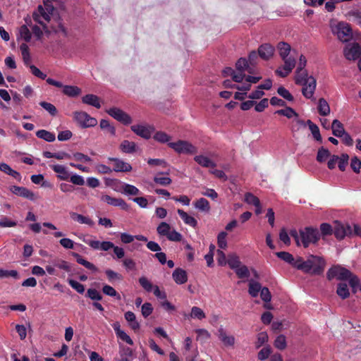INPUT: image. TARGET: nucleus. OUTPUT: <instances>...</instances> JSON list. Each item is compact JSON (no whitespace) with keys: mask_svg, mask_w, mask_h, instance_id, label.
I'll list each match as a JSON object with an SVG mask.
<instances>
[{"mask_svg":"<svg viewBox=\"0 0 361 361\" xmlns=\"http://www.w3.org/2000/svg\"><path fill=\"white\" fill-rule=\"evenodd\" d=\"M348 159L349 157L346 154H343L341 157H339L338 166L341 171H343L345 169V167L348 165Z\"/></svg>","mask_w":361,"mask_h":361,"instance_id":"obj_60","label":"nucleus"},{"mask_svg":"<svg viewBox=\"0 0 361 361\" xmlns=\"http://www.w3.org/2000/svg\"><path fill=\"white\" fill-rule=\"evenodd\" d=\"M277 93L282 97L283 99L288 102H293L294 98L290 92L286 90L284 87H279L277 90Z\"/></svg>","mask_w":361,"mask_h":361,"instance_id":"obj_51","label":"nucleus"},{"mask_svg":"<svg viewBox=\"0 0 361 361\" xmlns=\"http://www.w3.org/2000/svg\"><path fill=\"white\" fill-rule=\"evenodd\" d=\"M276 255L282 259L283 261L288 263L292 265L293 267L296 268V264L299 262V257L294 258V257L289 252H278L276 253Z\"/></svg>","mask_w":361,"mask_h":361,"instance_id":"obj_23","label":"nucleus"},{"mask_svg":"<svg viewBox=\"0 0 361 361\" xmlns=\"http://www.w3.org/2000/svg\"><path fill=\"white\" fill-rule=\"evenodd\" d=\"M282 60L283 61L284 63L283 66L288 68L287 69L293 71V69L295 66V59L292 56H288L286 57L285 59H282Z\"/></svg>","mask_w":361,"mask_h":361,"instance_id":"obj_63","label":"nucleus"},{"mask_svg":"<svg viewBox=\"0 0 361 361\" xmlns=\"http://www.w3.org/2000/svg\"><path fill=\"white\" fill-rule=\"evenodd\" d=\"M193 206L197 210L204 213H209L211 209L209 201L204 197L199 198L195 201Z\"/></svg>","mask_w":361,"mask_h":361,"instance_id":"obj_22","label":"nucleus"},{"mask_svg":"<svg viewBox=\"0 0 361 361\" xmlns=\"http://www.w3.org/2000/svg\"><path fill=\"white\" fill-rule=\"evenodd\" d=\"M82 102L85 104L92 106L97 109L101 107L100 99L95 94H88L85 95L82 98Z\"/></svg>","mask_w":361,"mask_h":361,"instance_id":"obj_24","label":"nucleus"},{"mask_svg":"<svg viewBox=\"0 0 361 361\" xmlns=\"http://www.w3.org/2000/svg\"><path fill=\"white\" fill-rule=\"evenodd\" d=\"M307 125L308 126L309 129L311 131L314 138L317 141H321L322 136L319 132V127L310 120H307Z\"/></svg>","mask_w":361,"mask_h":361,"instance_id":"obj_41","label":"nucleus"},{"mask_svg":"<svg viewBox=\"0 0 361 361\" xmlns=\"http://www.w3.org/2000/svg\"><path fill=\"white\" fill-rule=\"evenodd\" d=\"M72 255L75 258L77 262L82 266H84L85 268L96 272L97 271V268L91 262L87 261L86 259H83L81 255H80L78 253L73 252Z\"/></svg>","mask_w":361,"mask_h":361,"instance_id":"obj_30","label":"nucleus"},{"mask_svg":"<svg viewBox=\"0 0 361 361\" xmlns=\"http://www.w3.org/2000/svg\"><path fill=\"white\" fill-rule=\"evenodd\" d=\"M240 279L247 278L250 276V271L247 267L245 265L240 264L236 269L234 270Z\"/></svg>","mask_w":361,"mask_h":361,"instance_id":"obj_52","label":"nucleus"},{"mask_svg":"<svg viewBox=\"0 0 361 361\" xmlns=\"http://www.w3.org/2000/svg\"><path fill=\"white\" fill-rule=\"evenodd\" d=\"M81 92V89L75 85H65L63 90V93L70 97H78Z\"/></svg>","mask_w":361,"mask_h":361,"instance_id":"obj_29","label":"nucleus"},{"mask_svg":"<svg viewBox=\"0 0 361 361\" xmlns=\"http://www.w3.org/2000/svg\"><path fill=\"white\" fill-rule=\"evenodd\" d=\"M100 128L103 130H106L112 136L116 135V128L110 124L109 121L102 119L99 123Z\"/></svg>","mask_w":361,"mask_h":361,"instance_id":"obj_47","label":"nucleus"},{"mask_svg":"<svg viewBox=\"0 0 361 361\" xmlns=\"http://www.w3.org/2000/svg\"><path fill=\"white\" fill-rule=\"evenodd\" d=\"M68 282L69 285L73 289H75L78 293H83L85 292V287L82 283H80L73 279H69L68 281Z\"/></svg>","mask_w":361,"mask_h":361,"instance_id":"obj_57","label":"nucleus"},{"mask_svg":"<svg viewBox=\"0 0 361 361\" xmlns=\"http://www.w3.org/2000/svg\"><path fill=\"white\" fill-rule=\"evenodd\" d=\"M31 39V32L26 25H22L19 30L17 35V39L24 40L26 42H30Z\"/></svg>","mask_w":361,"mask_h":361,"instance_id":"obj_32","label":"nucleus"},{"mask_svg":"<svg viewBox=\"0 0 361 361\" xmlns=\"http://www.w3.org/2000/svg\"><path fill=\"white\" fill-rule=\"evenodd\" d=\"M20 50L21 51V54H22V57H23L24 63L27 66L30 67V66L31 65L30 64L31 57H30V54L29 52L28 46L26 44L23 43L20 46Z\"/></svg>","mask_w":361,"mask_h":361,"instance_id":"obj_39","label":"nucleus"},{"mask_svg":"<svg viewBox=\"0 0 361 361\" xmlns=\"http://www.w3.org/2000/svg\"><path fill=\"white\" fill-rule=\"evenodd\" d=\"M73 119L82 128L94 127L97 124V121L95 118L82 111H75L73 113Z\"/></svg>","mask_w":361,"mask_h":361,"instance_id":"obj_9","label":"nucleus"},{"mask_svg":"<svg viewBox=\"0 0 361 361\" xmlns=\"http://www.w3.org/2000/svg\"><path fill=\"white\" fill-rule=\"evenodd\" d=\"M327 278L329 280L334 278L341 281L348 280L350 285L353 289L356 288L360 284L359 279L356 276H354L347 269L338 265L334 266L329 269Z\"/></svg>","mask_w":361,"mask_h":361,"instance_id":"obj_5","label":"nucleus"},{"mask_svg":"<svg viewBox=\"0 0 361 361\" xmlns=\"http://www.w3.org/2000/svg\"><path fill=\"white\" fill-rule=\"evenodd\" d=\"M227 233L226 231H221L218 234L217 236V244L220 249H226L227 247Z\"/></svg>","mask_w":361,"mask_h":361,"instance_id":"obj_48","label":"nucleus"},{"mask_svg":"<svg viewBox=\"0 0 361 361\" xmlns=\"http://www.w3.org/2000/svg\"><path fill=\"white\" fill-rule=\"evenodd\" d=\"M262 323L268 325L271 323V329L274 331H281L283 329V322H272L273 317H261Z\"/></svg>","mask_w":361,"mask_h":361,"instance_id":"obj_37","label":"nucleus"},{"mask_svg":"<svg viewBox=\"0 0 361 361\" xmlns=\"http://www.w3.org/2000/svg\"><path fill=\"white\" fill-rule=\"evenodd\" d=\"M10 190L14 195L25 197L31 201H35L38 198V196L35 192L25 187L13 185L10 188Z\"/></svg>","mask_w":361,"mask_h":361,"instance_id":"obj_13","label":"nucleus"},{"mask_svg":"<svg viewBox=\"0 0 361 361\" xmlns=\"http://www.w3.org/2000/svg\"><path fill=\"white\" fill-rule=\"evenodd\" d=\"M37 137L44 140L48 142H52L55 140V134L46 130H39L36 132Z\"/></svg>","mask_w":361,"mask_h":361,"instance_id":"obj_31","label":"nucleus"},{"mask_svg":"<svg viewBox=\"0 0 361 361\" xmlns=\"http://www.w3.org/2000/svg\"><path fill=\"white\" fill-rule=\"evenodd\" d=\"M277 49L281 59H285L289 56L291 48L288 44L284 42H281L277 45Z\"/></svg>","mask_w":361,"mask_h":361,"instance_id":"obj_35","label":"nucleus"},{"mask_svg":"<svg viewBox=\"0 0 361 361\" xmlns=\"http://www.w3.org/2000/svg\"><path fill=\"white\" fill-rule=\"evenodd\" d=\"M177 212L185 224L192 228H195L197 226V221L185 211L179 209Z\"/></svg>","mask_w":361,"mask_h":361,"instance_id":"obj_25","label":"nucleus"},{"mask_svg":"<svg viewBox=\"0 0 361 361\" xmlns=\"http://www.w3.org/2000/svg\"><path fill=\"white\" fill-rule=\"evenodd\" d=\"M295 82L302 86V92L305 97L310 99L313 97L317 85L316 79L308 75L306 70H296Z\"/></svg>","mask_w":361,"mask_h":361,"instance_id":"obj_3","label":"nucleus"},{"mask_svg":"<svg viewBox=\"0 0 361 361\" xmlns=\"http://www.w3.org/2000/svg\"><path fill=\"white\" fill-rule=\"evenodd\" d=\"M331 127L332 133L336 137H339L345 132L343 124L337 119L334 120Z\"/></svg>","mask_w":361,"mask_h":361,"instance_id":"obj_34","label":"nucleus"},{"mask_svg":"<svg viewBox=\"0 0 361 361\" xmlns=\"http://www.w3.org/2000/svg\"><path fill=\"white\" fill-rule=\"evenodd\" d=\"M101 200L109 205L119 207L126 211H128L130 208L129 205L121 198H115L108 195H104L101 197Z\"/></svg>","mask_w":361,"mask_h":361,"instance_id":"obj_15","label":"nucleus"},{"mask_svg":"<svg viewBox=\"0 0 361 361\" xmlns=\"http://www.w3.org/2000/svg\"><path fill=\"white\" fill-rule=\"evenodd\" d=\"M105 274L110 281H113L114 280L120 281L122 279V276L121 274L111 269H106L105 271Z\"/></svg>","mask_w":361,"mask_h":361,"instance_id":"obj_61","label":"nucleus"},{"mask_svg":"<svg viewBox=\"0 0 361 361\" xmlns=\"http://www.w3.org/2000/svg\"><path fill=\"white\" fill-rule=\"evenodd\" d=\"M197 334V340L202 343H205L210 337L211 334L204 329H197L195 330Z\"/></svg>","mask_w":361,"mask_h":361,"instance_id":"obj_43","label":"nucleus"},{"mask_svg":"<svg viewBox=\"0 0 361 361\" xmlns=\"http://www.w3.org/2000/svg\"><path fill=\"white\" fill-rule=\"evenodd\" d=\"M139 283L147 292H152L154 288V286L145 276H142L139 279Z\"/></svg>","mask_w":361,"mask_h":361,"instance_id":"obj_46","label":"nucleus"},{"mask_svg":"<svg viewBox=\"0 0 361 361\" xmlns=\"http://www.w3.org/2000/svg\"><path fill=\"white\" fill-rule=\"evenodd\" d=\"M122 264L127 271L136 269V262L131 258H124L122 260Z\"/></svg>","mask_w":361,"mask_h":361,"instance_id":"obj_50","label":"nucleus"},{"mask_svg":"<svg viewBox=\"0 0 361 361\" xmlns=\"http://www.w3.org/2000/svg\"><path fill=\"white\" fill-rule=\"evenodd\" d=\"M51 168L52 170L57 173V177L60 180H67L70 177V173L67 169V168L61 164H54L51 165Z\"/></svg>","mask_w":361,"mask_h":361,"instance_id":"obj_21","label":"nucleus"},{"mask_svg":"<svg viewBox=\"0 0 361 361\" xmlns=\"http://www.w3.org/2000/svg\"><path fill=\"white\" fill-rule=\"evenodd\" d=\"M235 67L238 71L244 72L248 68V61L245 58H240L237 61Z\"/></svg>","mask_w":361,"mask_h":361,"instance_id":"obj_55","label":"nucleus"},{"mask_svg":"<svg viewBox=\"0 0 361 361\" xmlns=\"http://www.w3.org/2000/svg\"><path fill=\"white\" fill-rule=\"evenodd\" d=\"M172 278L176 284L182 285L187 282L188 274L184 269L176 268L172 273Z\"/></svg>","mask_w":361,"mask_h":361,"instance_id":"obj_17","label":"nucleus"},{"mask_svg":"<svg viewBox=\"0 0 361 361\" xmlns=\"http://www.w3.org/2000/svg\"><path fill=\"white\" fill-rule=\"evenodd\" d=\"M122 190L127 195H137L140 194V190L137 188L128 183H123L122 184Z\"/></svg>","mask_w":361,"mask_h":361,"instance_id":"obj_40","label":"nucleus"},{"mask_svg":"<svg viewBox=\"0 0 361 361\" xmlns=\"http://www.w3.org/2000/svg\"><path fill=\"white\" fill-rule=\"evenodd\" d=\"M336 293L343 299H345L350 295L349 289L345 283H339Z\"/></svg>","mask_w":361,"mask_h":361,"instance_id":"obj_44","label":"nucleus"},{"mask_svg":"<svg viewBox=\"0 0 361 361\" xmlns=\"http://www.w3.org/2000/svg\"><path fill=\"white\" fill-rule=\"evenodd\" d=\"M274 347L279 350H283L287 347V343L286 342V338L283 335H279L277 336L274 343Z\"/></svg>","mask_w":361,"mask_h":361,"instance_id":"obj_49","label":"nucleus"},{"mask_svg":"<svg viewBox=\"0 0 361 361\" xmlns=\"http://www.w3.org/2000/svg\"><path fill=\"white\" fill-rule=\"evenodd\" d=\"M153 138L158 142L169 145V142H171V137L164 131H157L153 135Z\"/></svg>","mask_w":361,"mask_h":361,"instance_id":"obj_38","label":"nucleus"},{"mask_svg":"<svg viewBox=\"0 0 361 361\" xmlns=\"http://www.w3.org/2000/svg\"><path fill=\"white\" fill-rule=\"evenodd\" d=\"M70 216L72 220H73L79 224H86L90 226H92L94 225L93 221L88 216H83V215L78 214L76 212H71Z\"/></svg>","mask_w":361,"mask_h":361,"instance_id":"obj_26","label":"nucleus"},{"mask_svg":"<svg viewBox=\"0 0 361 361\" xmlns=\"http://www.w3.org/2000/svg\"><path fill=\"white\" fill-rule=\"evenodd\" d=\"M60 245L66 249H73L75 243L70 238H63L59 240Z\"/></svg>","mask_w":361,"mask_h":361,"instance_id":"obj_62","label":"nucleus"},{"mask_svg":"<svg viewBox=\"0 0 361 361\" xmlns=\"http://www.w3.org/2000/svg\"><path fill=\"white\" fill-rule=\"evenodd\" d=\"M109 161H111L114 164V167L112 169V171L115 172H130L132 171L133 168L132 166L123 161L121 159L116 158V157H109L108 158Z\"/></svg>","mask_w":361,"mask_h":361,"instance_id":"obj_14","label":"nucleus"},{"mask_svg":"<svg viewBox=\"0 0 361 361\" xmlns=\"http://www.w3.org/2000/svg\"><path fill=\"white\" fill-rule=\"evenodd\" d=\"M329 157V152L328 149L322 147L319 149L317 155V160L319 162H324Z\"/></svg>","mask_w":361,"mask_h":361,"instance_id":"obj_56","label":"nucleus"},{"mask_svg":"<svg viewBox=\"0 0 361 361\" xmlns=\"http://www.w3.org/2000/svg\"><path fill=\"white\" fill-rule=\"evenodd\" d=\"M102 291L106 295L111 296V297H117V298H120V295L118 294L116 290L111 286H109V285L104 286L103 288H102Z\"/></svg>","mask_w":361,"mask_h":361,"instance_id":"obj_59","label":"nucleus"},{"mask_svg":"<svg viewBox=\"0 0 361 361\" xmlns=\"http://www.w3.org/2000/svg\"><path fill=\"white\" fill-rule=\"evenodd\" d=\"M39 105L48 111L51 116H55L57 113L56 108L54 105L47 102H41Z\"/></svg>","mask_w":361,"mask_h":361,"instance_id":"obj_54","label":"nucleus"},{"mask_svg":"<svg viewBox=\"0 0 361 361\" xmlns=\"http://www.w3.org/2000/svg\"><path fill=\"white\" fill-rule=\"evenodd\" d=\"M227 264L231 269L235 270L241 264V262L235 254H230L228 257Z\"/></svg>","mask_w":361,"mask_h":361,"instance_id":"obj_42","label":"nucleus"},{"mask_svg":"<svg viewBox=\"0 0 361 361\" xmlns=\"http://www.w3.org/2000/svg\"><path fill=\"white\" fill-rule=\"evenodd\" d=\"M329 27L333 35H336L343 42H348L353 36L350 25L343 21H337L331 19Z\"/></svg>","mask_w":361,"mask_h":361,"instance_id":"obj_6","label":"nucleus"},{"mask_svg":"<svg viewBox=\"0 0 361 361\" xmlns=\"http://www.w3.org/2000/svg\"><path fill=\"white\" fill-rule=\"evenodd\" d=\"M119 149L123 153L133 154L137 152L138 147L135 142L124 140L121 142Z\"/></svg>","mask_w":361,"mask_h":361,"instance_id":"obj_18","label":"nucleus"},{"mask_svg":"<svg viewBox=\"0 0 361 361\" xmlns=\"http://www.w3.org/2000/svg\"><path fill=\"white\" fill-rule=\"evenodd\" d=\"M325 260L317 255H310L306 260L299 257V262L296 264V269L312 275H320L324 272Z\"/></svg>","mask_w":361,"mask_h":361,"instance_id":"obj_2","label":"nucleus"},{"mask_svg":"<svg viewBox=\"0 0 361 361\" xmlns=\"http://www.w3.org/2000/svg\"><path fill=\"white\" fill-rule=\"evenodd\" d=\"M290 235L295 239L298 245L302 244L305 247L310 243H315L319 238L318 230L310 227L300 230V233L295 229L291 230Z\"/></svg>","mask_w":361,"mask_h":361,"instance_id":"obj_4","label":"nucleus"},{"mask_svg":"<svg viewBox=\"0 0 361 361\" xmlns=\"http://www.w3.org/2000/svg\"><path fill=\"white\" fill-rule=\"evenodd\" d=\"M194 160L202 167H212L216 166V164L212 161L209 158L204 155H197L194 157Z\"/></svg>","mask_w":361,"mask_h":361,"instance_id":"obj_28","label":"nucleus"},{"mask_svg":"<svg viewBox=\"0 0 361 361\" xmlns=\"http://www.w3.org/2000/svg\"><path fill=\"white\" fill-rule=\"evenodd\" d=\"M245 202L249 204H252L254 206H258L259 202V200L258 197L255 196L253 194L250 192H247L245 195Z\"/></svg>","mask_w":361,"mask_h":361,"instance_id":"obj_53","label":"nucleus"},{"mask_svg":"<svg viewBox=\"0 0 361 361\" xmlns=\"http://www.w3.org/2000/svg\"><path fill=\"white\" fill-rule=\"evenodd\" d=\"M276 114L281 115L287 117L288 118H292L293 117L297 118V122L299 124L305 125V123L302 121L298 119V113L291 107H286L283 109H279L275 111Z\"/></svg>","mask_w":361,"mask_h":361,"instance_id":"obj_19","label":"nucleus"},{"mask_svg":"<svg viewBox=\"0 0 361 361\" xmlns=\"http://www.w3.org/2000/svg\"><path fill=\"white\" fill-rule=\"evenodd\" d=\"M218 338L226 346H233L235 338L233 336H228L223 328H219L217 333Z\"/></svg>","mask_w":361,"mask_h":361,"instance_id":"obj_20","label":"nucleus"},{"mask_svg":"<svg viewBox=\"0 0 361 361\" xmlns=\"http://www.w3.org/2000/svg\"><path fill=\"white\" fill-rule=\"evenodd\" d=\"M109 115L124 125L131 123V117L121 109L113 107L106 111Z\"/></svg>","mask_w":361,"mask_h":361,"instance_id":"obj_11","label":"nucleus"},{"mask_svg":"<svg viewBox=\"0 0 361 361\" xmlns=\"http://www.w3.org/2000/svg\"><path fill=\"white\" fill-rule=\"evenodd\" d=\"M350 19L357 25H361V12L353 11L348 13Z\"/></svg>","mask_w":361,"mask_h":361,"instance_id":"obj_64","label":"nucleus"},{"mask_svg":"<svg viewBox=\"0 0 361 361\" xmlns=\"http://www.w3.org/2000/svg\"><path fill=\"white\" fill-rule=\"evenodd\" d=\"M334 233L337 238L342 239L350 233V227L349 226L345 227L343 225H338L335 228Z\"/></svg>","mask_w":361,"mask_h":361,"instance_id":"obj_33","label":"nucleus"},{"mask_svg":"<svg viewBox=\"0 0 361 361\" xmlns=\"http://www.w3.org/2000/svg\"><path fill=\"white\" fill-rule=\"evenodd\" d=\"M318 111L321 116H326L330 113V107L328 102L324 98H321L318 102Z\"/></svg>","mask_w":361,"mask_h":361,"instance_id":"obj_36","label":"nucleus"},{"mask_svg":"<svg viewBox=\"0 0 361 361\" xmlns=\"http://www.w3.org/2000/svg\"><path fill=\"white\" fill-rule=\"evenodd\" d=\"M261 299L265 302H269L271 300V295L269 290L267 287H262L259 293Z\"/></svg>","mask_w":361,"mask_h":361,"instance_id":"obj_58","label":"nucleus"},{"mask_svg":"<svg viewBox=\"0 0 361 361\" xmlns=\"http://www.w3.org/2000/svg\"><path fill=\"white\" fill-rule=\"evenodd\" d=\"M262 288L259 282L253 279L249 281L248 293L252 298H256L259 295Z\"/></svg>","mask_w":361,"mask_h":361,"instance_id":"obj_27","label":"nucleus"},{"mask_svg":"<svg viewBox=\"0 0 361 361\" xmlns=\"http://www.w3.org/2000/svg\"><path fill=\"white\" fill-rule=\"evenodd\" d=\"M44 7L39 6L37 11L33 13V19L36 23L42 25L43 29L49 30L47 23H51L50 28L54 32H61L66 35V30L61 22L57 17L54 16V6L49 3L48 0H44Z\"/></svg>","mask_w":361,"mask_h":361,"instance_id":"obj_1","label":"nucleus"},{"mask_svg":"<svg viewBox=\"0 0 361 361\" xmlns=\"http://www.w3.org/2000/svg\"><path fill=\"white\" fill-rule=\"evenodd\" d=\"M162 173H158L154 177V181L159 185L166 186L171 183L172 180L169 176H159Z\"/></svg>","mask_w":361,"mask_h":361,"instance_id":"obj_45","label":"nucleus"},{"mask_svg":"<svg viewBox=\"0 0 361 361\" xmlns=\"http://www.w3.org/2000/svg\"><path fill=\"white\" fill-rule=\"evenodd\" d=\"M169 147L179 154L192 155L197 152V147L187 140H178L169 142Z\"/></svg>","mask_w":361,"mask_h":361,"instance_id":"obj_7","label":"nucleus"},{"mask_svg":"<svg viewBox=\"0 0 361 361\" xmlns=\"http://www.w3.org/2000/svg\"><path fill=\"white\" fill-rule=\"evenodd\" d=\"M130 128L136 135L146 140L151 137L154 130V127L149 125H133Z\"/></svg>","mask_w":361,"mask_h":361,"instance_id":"obj_12","label":"nucleus"},{"mask_svg":"<svg viewBox=\"0 0 361 361\" xmlns=\"http://www.w3.org/2000/svg\"><path fill=\"white\" fill-rule=\"evenodd\" d=\"M157 231L160 236H165L170 241L180 242L182 235L176 230L172 229L166 222H161L157 228Z\"/></svg>","mask_w":361,"mask_h":361,"instance_id":"obj_8","label":"nucleus"},{"mask_svg":"<svg viewBox=\"0 0 361 361\" xmlns=\"http://www.w3.org/2000/svg\"><path fill=\"white\" fill-rule=\"evenodd\" d=\"M259 56L265 61L269 60L274 54L275 49L270 44H263L258 48Z\"/></svg>","mask_w":361,"mask_h":361,"instance_id":"obj_16","label":"nucleus"},{"mask_svg":"<svg viewBox=\"0 0 361 361\" xmlns=\"http://www.w3.org/2000/svg\"><path fill=\"white\" fill-rule=\"evenodd\" d=\"M345 58L349 61H355L361 55V47L357 42L348 43L343 49Z\"/></svg>","mask_w":361,"mask_h":361,"instance_id":"obj_10","label":"nucleus"}]
</instances>
